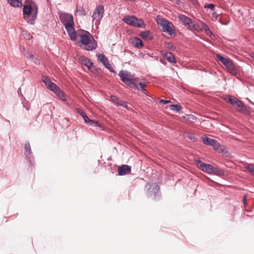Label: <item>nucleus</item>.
Wrapping results in <instances>:
<instances>
[{"label":"nucleus","instance_id":"f257e3e1","mask_svg":"<svg viewBox=\"0 0 254 254\" xmlns=\"http://www.w3.org/2000/svg\"><path fill=\"white\" fill-rule=\"evenodd\" d=\"M144 191L146 196L153 200H158L161 197L159 187L156 183L153 181L149 182L146 184Z\"/></svg>","mask_w":254,"mask_h":254},{"label":"nucleus","instance_id":"f03ea898","mask_svg":"<svg viewBox=\"0 0 254 254\" xmlns=\"http://www.w3.org/2000/svg\"><path fill=\"white\" fill-rule=\"evenodd\" d=\"M80 42L84 46H87L83 49L86 51H92L96 49L97 43L93 36L88 31L80 35Z\"/></svg>","mask_w":254,"mask_h":254},{"label":"nucleus","instance_id":"7ed1b4c3","mask_svg":"<svg viewBox=\"0 0 254 254\" xmlns=\"http://www.w3.org/2000/svg\"><path fill=\"white\" fill-rule=\"evenodd\" d=\"M156 22L158 25L162 27V31L165 32L170 36L175 34V27L172 22L169 21L167 19L157 17Z\"/></svg>","mask_w":254,"mask_h":254},{"label":"nucleus","instance_id":"20e7f679","mask_svg":"<svg viewBox=\"0 0 254 254\" xmlns=\"http://www.w3.org/2000/svg\"><path fill=\"white\" fill-rule=\"evenodd\" d=\"M122 21L127 24L135 27L142 28L145 26L144 21L134 15L126 16L122 19Z\"/></svg>","mask_w":254,"mask_h":254},{"label":"nucleus","instance_id":"39448f33","mask_svg":"<svg viewBox=\"0 0 254 254\" xmlns=\"http://www.w3.org/2000/svg\"><path fill=\"white\" fill-rule=\"evenodd\" d=\"M33 9L31 5L25 4L23 7V16L26 22L30 25H34L37 18H33Z\"/></svg>","mask_w":254,"mask_h":254},{"label":"nucleus","instance_id":"423d86ee","mask_svg":"<svg viewBox=\"0 0 254 254\" xmlns=\"http://www.w3.org/2000/svg\"><path fill=\"white\" fill-rule=\"evenodd\" d=\"M228 102L240 112L246 113L248 111L247 106L243 104L242 101L235 97L230 96L229 98Z\"/></svg>","mask_w":254,"mask_h":254},{"label":"nucleus","instance_id":"0eeeda50","mask_svg":"<svg viewBox=\"0 0 254 254\" xmlns=\"http://www.w3.org/2000/svg\"><path fill=\"white\" fill-rule=\"evenodd\" d=\"M60 19L64 26L65 29H69L74 26L73 17L70 13L64 12L60 16Z\"/></svg>","mask_w":254,"mask_h":254},{"label":"nucleus","instance_id":"6e6552de","mask_svg":"<svg viewBox=\"0 0 254 254\" xmlns=\"http://www.w3.org/2000/svg\"><path fill=\"white\" fill-rule=\"evenodd\" d=\"M42 80L48 89L53 91L58 96H60L61 94L60 88L56 84L53 83L49 77L43 76Z\"/></svg>","mask_w":254,"mask_h":254},{"label":"nucleus","instance_id":"1a4fd4ad","mask_svg":"<svg viewBox=\"0 0 254 254\" xmlns=\"http://www.w3.org/2000/svg\"><path fill=\"white\" fill-rule=\"evenodd\" d=\"M24 149V155H25L27 159L31 165H34L35 164L34 158L32 155L31 146L29 142H26L25 143Z\"/></svg>","mask_w":254,"mask_h":254},{"label":"nucleus","instance_id":"9d476101","mask_svg":"<svg viewBox=\"0 0 254 254\" xmlns=\"http://www.w3.org/2000/svg\"><path fill=\"white\" fill-rule=\"evenodd\" d=\"M104 12V6L102 4L98 5L94 10L93 13L92 15V18L93 20L96 19L97 18H99V21L103 17V13Z\"/></svg>","mask_w":254,"mask_h":254},{"label":"nucleus","instance_id":"9b49d317","mask_svg":"<svg viewBox=\"0 0 254 254\" xmlns=\"http://www.w3.org/2000/svg\"><path fill=\"white\" fill-rule=\"evenodd\" d=\"M204 144L213 147L214 150H218L220 147L219 143L215 139L208 137H202Z\"/></svg>","mask_w":254,"mask_h":254},{"label":"nucleus","instance_id":"f8f14e48","mask_svg":"<svg viewBox=\"0 0 254 254\" xmlns=\"http://www.w3.org/2000/svg\"><path fill=\"white\" fill-rule=\"evenodd\" d=\"M119 75L121 80L126 84H127V83L131 79V77L132 76L130 72L123 70L120 71Z\"/></svg>","mask_w":254,"mask_h":254},{"label":"nucleus","instance_id":"ddd939ff","mask_svg":"<svg viewBox=\"0 0 254 254\" xmlns=\"http://www.w3.org/2000/svg\"><path fill=\"white\" fill-rule=\"evenodd\" d=\"M216 57L217 60L223 64L226 68L233 64V62L229 58L225 57L220 54H217Z\"/></svg>","mask_w":254,"mask_h":254},{"label":"nucleus","instance_id":"4468645a","mask_svg":"<svg viewBox=\"0 0 254 254\" xmlns=\"http://www.w3.org/2000/svg\"><path fill=\"white\" fill-rule=\"evenodd\" d=\"M131 171V167L127 165H122L118 167V174L119 176H124Z\"/></svg>","mask_w":254,"mask_h":254},{"label":"nucleus","instance_id":"2eb2a0df","mask_svg":"<svg viewBox=\"0 0 254 254\" xmlns=\"http://www.w3.org/2000/svg\"><path fill=\"white\" fill-rule=\"evenodd\" d=\"M196 164L199 169L208 174L210 164L205 163L199 159L196 161Z\"/></svg>","mask_w":254,"mask_h":254},{"label":"nucleus","instance_id":"dca6fc26","mask_svg":"<svg viewBox=\"0 0 254 254\" xmlns=\"http://www.w3.org/2000/svg\"><path fill=\"white\" fill-rule=\"evenodd\" d=\"M162 56L170 63L172 64H175L176 61L174 57V56L171 52H166V51H162L161 52Z\"/></svg>","mask_w":254,"mask_h":254},{"label":"nucleus","instance_id":"f3484780","mask_svg":"<svg viewBox=\"0 0 254 254\" xmlns=\"http://www.w3.org/2000/svg\"><path fill=\"white\" fill-rule=\"evenodd\" d=\"M187 28L190 31H195L197 32H201L202 29L199 25L194 20H192L191 24H190Z\"/></svg>","mask_w":254,"mask_h":254},{"label":"nucleus","instance_id":"a211bd4d","mask_svg":"<svg viewBox=\"0 0 254 254\" xmlns=\"http://www.w3.org/2000/svg\"><path fill=\"white\" fill-rule=\"evenodd\" d=\"M178 17L183 24L187 27L189 26L190 24H191L192 19L185 15L180 14L179 15Z\"/></svg>","mask_w":254,"mask_h":254},{"label":"nucleus","instance_id":"6ab92c4d","mask_svg":"<svg viewBox=\"0 0 254 254\" xmlns=\"http://www.w3.org/2000/svg\"><path fill=\"white\" fill-rule=\"evenodd\" d=\"M139 36L142 38L147 41H150L153 39V36L149 30H145L141 32Z\"/></svg>","mask_w":254,"mask_h":254},{"label":"nucleus","instance_id":"aec40b11","mask_svg":"<svg viewBox=\"0 0 254 254\" xmlns=\"http://www.w3.org/2000/svg\"><path fill=\"white\" fill-rule=\"evenodd\" d=\"M65 30L67 31L70 39L72 41H75L77 38V34L75 31L74 26H72L69 29H65Z\"/></svg>","mask_w":254,"mask_h":254},{"label":"nucleus","instance_id":"412c9836","mask_svg":"<svg viewBox=\"0 0 254 254\" xmlns=\"http://www.w3.org/2000/svg\"><path fill=\"white\" fill-rule=\"evenodd\" d=\"M133 45L138 49H140L143 46V42L138 37H134L132 40Z\"/></svg>","mask_w":254,"mask_h":254},{"label":"nucleus","instance_id":"4be33fe9","mask_svg":"<svg viewBox=\"0 0 254 254\" xmlns=\"http://www.w3.org/2000/svg\"><path fill=\"white\" fill-rule=\"evenodd\" d=\"M30 1L31 2L29 5H31L32 7V9H33L34 14L33 18H37L38 11V6L35 1H33V0H30Z\"/></svg>","mask_w":254,"mask_h":254},{"label":"nucleus","instance_id":"5701e85b","mask_svg":"<svg viewBox=\"0 0 254 254\" xmlns=\"http://www.w3.org/2000/svg\"><path fill=\"white\" fill-rule=\"evenodd\" d=\"M212 175H216L219 177H223L225 176V173L224 170L219 167H215Z\"/></svg>","mask_w":254,"mask_h":254},{"label":"nucleus","instance_id":"b1692460","mask_svg":"<svg viewBox=\"0 0 254 254\" xmlns=\"http://www.w3.org/2000/svg\"><path fill=\"white\" fill-rule=\"evenodd\" d=\"M7 2L13 7H19L22 5L20 0H7Z\"/></svg>","mask_w":254,"mask_h":254},{"label":"nucleus","instance_id":"393cba45","mask_svg":"<svg viewBox=\"0 0 254 254\" xmlns=\"http://www.w3.org/2000/svg\"><path fill=\"white\" fill-rule=\"evenodd\" d=\"M170 109L175 113H179L182 109V107L179 104H172L169 106Z\"/></svg>","mask_w":254,"mask_h":254},{"label":"nucleus","instance_id":"a878e982","mask_svg":"<svg viewBox=\"0 0 254 254\" xmlns=\"http://www.w3.org/2000/svg\"><path fill=\"white\" fill-rule=\"evenodd\" d=\"M88 124L93 127H99L100 128L103 129L102 125L99 124V122L96 120L90 119Z\"/></svg>","mask_w":254,"mask_h":254},{"label":"nucleus","instance_id":"bb28decb","mask_svg":"<svg viewBox=\"0 0 254 254\" xmlns=\"http://www.w3.org/2000/svg\"><path fill=\"white\" fill-rule=\"evenodd\" d=\"M226 68L227 69L228 71L233 75H236L238 73L237 70L235 68L234 63Z\"/></svg>","mask_w":254,"mask_h":254},{"label":"nucleus","instance_id":"cd10ccee","mask_svg":"<svg viewBox=\"0 0 254 254\" xmlns=\"http://www.w3.org/2000/svg\"><path fill=\"white\" fill-rule=\"evenodd\" d=\"M226 68L227 69L228 71L233 75H236L238 73L237 70L235 68L234 63Z\"/></svg>","mask_w":254,"mask_h":254},{"label":"nucleus","instance_id":"c85d7f7f","mask_svg":"<svg viewBox=\"0 0 254 254\" xmlns=\"http://www.w3.org/2000/svg\"><path fill=\"white\" fill-rule=\"evenodd\" d=\"M202 27H203L204 30L205 31L206 34L207 35H209V36L213 35V33L209 29L208 26H207V25L206 23H205L204 22H202Z\"/></svg>","mask_w":254,"mask_h":254},{"label":"nucleus","instance_id":"c756f323","mask_svg":"<svg viewBox=\"0 0 254 254\" xmlns=\"http://www.w3.org/2000/svg\"><path fill=\"white\" fill-rule=\"evenodd\" d=\"M83 62L84 63V65L88 69H90L92 67H94L93 62H91V61L88 58H84Z\"/></svg>","mask_w":254,"mask_h":254},{"label":"nucleus","instance_id":"7c9ffc66","mask_svg":"<svg viewBox=\"0 0 254 254\" xmlns=\"http://www.w3.org/2000/svg\"><path fill=\"white\" fill-rule=\"evenodd\" d=\"M98 60L100 63L104 64L106 62L108 61V59L104 54H98L97 55Z\"/></svg>","mask_w":254,"mask_h":254},{"label":"nucleus","instance_id":"2f4dec72","mask_svg":"<svg viewBox=\"0 0 254 254\" xmlns=\"http://www.w3.org/2000/svg\"><path fill=\"white\" fill-rule=\"evenodd\" d=\"M76 12H78L79 14L82 16H85L86 14V11L83 7L78 8V7L77 6L76 8Z\"/></svg>","mask_w":254,"mask_h":254},{"label":"nucleus","instance_id":"473e14b6","mask_svg":"<svg viewBox=\"0 0 254 254\" xmlns=\"http://www.w3.org/2000/svg\"><path fill=\"white\" fill-rule=\"evenodd\" d=\"M127 83V84H126L127 86H128L132 88L135 89H137V90L139 89V88H138L137 85L135 82H133L131 80V79Z\"/></svg>","mask_w":254,"mask_h":254},{"label":"nucleus","instance_id":"72a5a7b5","mask_svg":"<svg viewBox=\"0 0 254 254\" xmlns=\"http://www.w3.org/2000/svg\"><path fill=\"white\" fill-rule=\"evenodd\" d=\"M103 65L107 68L108 69L110 72H112V73H115V70L113 68V67L111 66V65L109 63V61H108L107 62H106Z\"/></svg>","mask_w":254,"mask_h":254},{"label":"nucleus","instance_id":"f704fd0d","mask_svg":"<svg viewBox=\"0 0 254 254\" xmlns=\"http://www.w3.org/2000/svg\"><path fill=\"white\" fill-rule=\"evenodd\" d=\"M110 99L111 101L116 106L117 105L118 102L120 101V100H119L118 98L116 96L114 95H111Z\"/></svg>","mask_w":254,"mask_h":254},{"label":"nucleus","instance_id":"c9c22d12","mask_svg":"<svg viewBox=\"0 0 254 254\" xmlns=\"http://www.w3.org/2000/svg\"><path fill=\"white\" fill-rule=\"evenodd\" d=\"M138 85L140 86V89L141 92L144 94H145V84L141 82H139L138 83Z\"/></svg>","mask_w":254,"mask_h":254},{"label":"nucleus","instance_id":"e433bc0d","mask_svg":"<svg viewBox=\"0 0 254 254\" xmlns=\"http://www.w3.org/2000/svg\"><path fill=\"white\" fill-rule=\"evenodd\" d=\"M117 106H123L126 109H127L128 108L127 103L126 102H124L121 100L119 101Z\"/></svg>","mask_w":254,"mask_h":254},{"label":"nucleus","instance_id":"4c0bfd02","mask_svg":"<svg viewBox=\"0 0 254 254\" xmlns=\"http://www.w3.org/2000/svg\"><path fill=\"white\" fill-rule=\"evenodd\" d=\"M246 169L251 172L253 175H254V165L253 164H250L247 167Z\"/></svg>","mask_w":254,"mask_h":254},{"label":"nucleus","instance_id":"58836bf2","mask_svg":"<svg viewBox=\"0 0 254 254\" xmlns=\"http://www.w3.org/2000/svg\"><path fill=\"white\" fill-rule=\"evenodd\" d=\"M204 8H210L212 11H214L215 5L213 3H209L204 6Z\"/></svg>","mask_w":254,"mask_h":254},{"label":"nucleus","instance_id":"ea45409f","mask_svg":"<svg viewBox=\"0 0 254 254\" xmlns=\"http://www.w3.org/2000/svg\"><path fill=\"white\" fill-rule=\"evenodd\" d=\"M76 110L77 113L79 114L82 117L86 115V113L84 112V111L81 108H78Z\"/></svg>","mask_w":254,"mask_h":254},{"label":"nucleus","instance_id":"a19ab883","mask_svg":"<svg viewBox=\"0 0 254 254\" xmlns=\"http://www.w3.org/2000/svg\"><path fill=\"white\" fill-rule=\"evenodd\" d=\"M166 47L168 49H170L172 50H175V47L173 46V44L172 42H167L166 43Z\"/></svg>","mask_w":254,"mask_h":254},{"label":"nucleus","instance_id":"79ce46f5","mask_svg":"<svg viewBox=\"0 0 254 254\" xmlns=\"http://www.w3.org/2000/svg\"><path fill=\"white\" fill-rule=\"evenodd\" d=\"M82 118L84 120V121L85 123L88 124L90 119L89 118V117L87 116L86 114L84 115V116L82 117Z\"/></svg>","mask_w":254,"mask_h":254},{"label":"nucleus","instance_id":"37998d69","mask_svg":"<svg viewBox=\"0 0 254 254\" xmlns=\"http://www.w3.org/2000/svg\"><path fill=\"white\" fill-rule=\"evenodd\" d=\"M214 168H215L214 166H213V165L210 164V167H209V171L208 172V174L212 175V172L214 171Z\"/></svg>","mask_w":254,"mask_h":254},{"label":"nucleus","instance_id":"c03bdc74","mask_svg":"<svg viewBox=\"0 0 254 254\" xmlns=\"http://www.w3.org/2000/svg\"><path fill=\"white\" fill-rule=\"evenodd\" d=\"M159 102L160 103H163V104H167V103H170L171 102V101L170 100H164V99H161L160 101H159Z\"/></svg>","mask_w":254,"mask_h":254},{"label":"nucleus","instance_id":"a18cd8bd","mask_svg":"<svg viewBox=\"0 0 254 254\" xmlns=\"http://www.w3.org/2000/svg\"><path fill=\"white\" fill-rule=\"evenodd\" d=\"M187 137L191 140H192L193 141H195L197 140V138L196 137H195L193 135H188Z\"/></svg>","mask_w":254,"mask_h":254},{"label":"nucleus","instance_id":"49530a36","mask_svg":"<svg viewBox=\"0 0 254 254\" xmlns=\"http://www.w3.org/2000/svg\"><path fill=\"white\" fill-rule=\"evenodd\" d=\"M188 116H189V118H188L189 120H192V121L196 120V117L192 115H190Z\"/></svg>","mask_w":254,"mask_h":254},{"label":"nucleus","instance_id":"de8ad7c7","mask_svg":"<svg viewBox=\"0 0 254 254\" xmlns=\"http://www.w3.org/2000/svg\"><path fill=\"white\" fill-rule=\"evenodd\" d=\"M34 63L37 65H39L40 64V61L37 58H35L32 61Z\"/></svg>","mask_w":254,"mask_h":254},{"label":"nucleus","instance_id":"09e8293b","mask_svg":"<svg viewBox=\"0 0 254 254\" xmlns=\"http://www.w3.org/2000/svg\"><path fill=\"white\" fill-rule=\"evenodd\" d=\"M28 58L29 59L31 60L32 61H33L35 59V56H34V55L33 54L30 53L29 55V57H28Z\"/></svg>","mask_w":254,"mask_h":254},{"label":"nucleus","instance_id":"8fccbe9b","mask_svg":"<svg viewBox=\"0 0 254 254\" xmlns=\"http://www.w3.org/2000/svg\"><path fill=\"white\" fill-rule=\"evenodd\" d=\"M212 16L213 17L215 18V19H216L218 17V14L216 13V12L214 11L212 13Z\"/></svg>","mask_w":254,"mask_h":254},{"label":"nucleus","instance_id":"3c124183","mask_svg":"<svg viewBox=\"0 0 254 254\" xmlns=\"http://www.w3.org/2000/svg\"><path fill=\"white\" fill-rule=\"evenodd\" d=\"M243 201L244 202V203L245 205L246 204V203H247V195H245L244 198H243Z\"/></svg>","mask_w":254,"mask_h":254},{"label":"nucleus","instance_id":"603ef678","mask_svg":"<svg viewBox=\"0 0 254 254\" xmlns=\"http://www.w3.org/2000/svg\"><path fill=\"white\" fill-rule=\"evenodd\" d=\"M229 22H230V20H228V21H227V22H222V21H221V24H222V25H228V23H229Z\"/></svg>","mask_w":254,"mask_h":254},{"label":"nucleus","instance_id":"864d4df0","mask_svg":"<svg viewBox=\"0 0 254 254\" xmlns=\"http://www.w3.org/2000/svg\"><path fill=\"white\" fill-rule=\"evenodd\" d=\"M176 1V3L178 4H179L180 3V0H175Z\"/></svg>","mask_w":254,"mask_h":254},{"label":"nucleus","instance_id":"5fc2aeb1","mask_svg":"<svg viewBox=\"0 0 254 254\" xmlns=\"http://www.w3.org/2000/svg\"><path fill=\"white\" fill-rule=\"evenodd\" d=\"M17 92L18 93H19L20 92H21V89L20 88H19L17 90Z\"/></svg>","mask_w":254,"mask_h":254}]
</instances>
